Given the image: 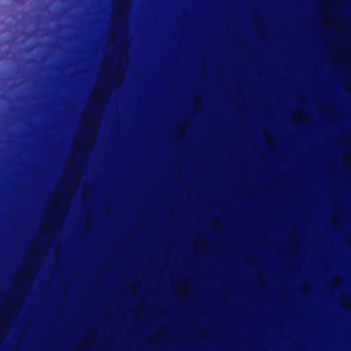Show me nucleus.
I'll use <instances>...</instances> for the list:
<instances>
[{
	"label": "nucleus",
	"mask_w": 351,
	"mask_h": 351,
	"mask_svg": "<svg viewBox=\"0 0 351 351\" xmlns=\"http://www.w3.org/2000/svg\"><path fill=\"white\" fill-rule=\"evenodd\" d=\"M129 0H119V22H121L123 21V19L121 16V14L128 8ZM119 27L121 28V23H119Z\"/></svg>",
	"instance_id": "nucleus-1"
},
{
	"label": "nucleus",
	"mask_w": 351,
	"mask_h": 351,
	"mask_svg": "<svg viewBox=\"0 0 351 351\" xmlns=\"http://www.w3.org/2000/svg\"><path fill=\"white\" fill-rule=\"evenodd\" d=\"M29 264H31L34 267H37L39 264V261L38 258H34L32 261H27Z\"/></svg>",
	"instance_id": "nucleus-2"
},
{
	"label": "nucleus",
	"mask_w": 351,
	"mask_h": 351,
	"mask_svg": "<svg viewBox=\"0 0 351 351\" xmlns=\"http://www.w3.org/2000/svg\"><path fill=\"white\" fill-rule=\"evenodd\" d=\"M87 135L89 136V137H92L93 136V133L91 132V130H89L86 132Z\"/></svg>",
	"instance_id": "nucleus-3"
},
{
	"label": "nucleus",
	"mask_w": 351,
	"mask_h": 351,
	"mask_svg": "<svg viewBox=\"0 0 351 351\" xmlns=\"http://www.w3.org/2000/svg\"><path fill=\"white\" fill-rule=\"evenodd\" d=\"M177 285V286L182 285V284L179 283V282H178V278H177V285Z\"/></svg>",
	"instance_id": "nucleus-4"
},
{
	"label": "nucleus",
	"mask_w": 351,
	"mask_h": 351,
	"mask_svg": "<svg viewBox=\"0 0 351 351\" xmlns=\"http://www.w3.org/2000/svg\"><path fill=\"white\" fill-rule=\"evenodd\" d=\"M328 285H329V286H331V285H332V284H329ZM335 285H338V284H335Z\"/></svg>",
	"instance_id": "nucleus-5"
},
{
	"label": "nucleus",
	"mask_w": 351,
	"mask_h": 351,
	"mask_svg": "<svg viewBox=\"0 0 351 351\" xmlns=\"http://www.w3.org/2000/svg\"><path fill=\"white\" fill-rule=\"evenodd\" d=\"M280 285H284V286H286V284H280Z\"/></svg>",
	"instance_id": "nucleus-6"
},
{
	"label": "nucleus",
	"mask_w": 351,
	"mask_h": 351,
	"mask_svg": "<svg viewBox=\"0 0 351 351\" xmlns=\"http://www.w3.org/2000/svg\"><path fill=\"white\" fill-rule=\"evenodd\" d=\"M29 286H32V284H29Z\"/></svg>",
	"instance_id": "nucleus-7"
},
{
	"label": "nucleus",
	"mask_w": 351,
	"mask_h": 351,
	"mask_svg": "<svg viewBox=\"0 0 351 351\" xmlns=\"http://www.w3.org/2000/svg\"><path fill=\"white\" fill-rule=\"evenodd\" d=\"M258 285H259V286H261L262 285H261V284H259Z\"/></svg>",
	"instance_id": "nucleus-8"
},
{
	"label": "nucleus",
	"mask_w": 351,
	"mask_h": 351,
	"mask_svg": "<svg viewBox=\"0 0 351 351\" xmlns=\"http://www.w3.org/2000/svg\"><path fill=\"white\" fill-rule=\"evenodd\" d=\"M303 285H304V286H306V284H304Z\"/></svg>",
	"instance_id": "nucleus-9"
},
{
	"label": "nucleus",
	"mask_w": 351,
	"mask_h": 351,
	"mask_svg": "<svg viewBox=\"0 0 351 351\" xmlns=\"http://www.w3.org/2000/svg\"><path fill=\"white\" fill-rule=\"evenodd\" d=\"M346 285H347V286H349L350 285H349V284H347Z\"/></svg>",
	"instance_id": "nucleus-10"
}]
</instances>
